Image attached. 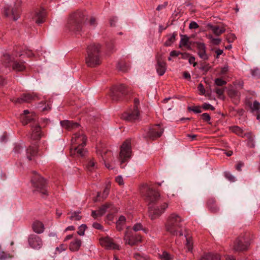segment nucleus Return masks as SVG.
I'll use <instances>...</instances> for the list:
<instances>
[{"instance_id":"nucleus-1","label":"nucleus","mask_w":260,"mask_h":260,"mask_svg":"<svg viewBox=\"0 0 260 260\" xmlns=\"http://www.w3.org/2000/svg\"><path fill=\"white\" fill-rule=\"evenodd\" d=\"M141 192L149 203V213L151 219L160 216L168 207V204L164 202L159 193L147 184L142 186Z\"/></svg>"},{"instance_id":"nucleus-2","label":"nucleus","mask_w":260,"mask_h":260,"mask_svg":"<svg viewBox=\"0 0 260 260\" xmlns=\"http://www.w3.org/2000/svg\"><path fill=\"white\" fill-rule=\"evenodd\" d=\"M184 219L177 213H173L168 217L165 224L166 230L174 236H182Z\"/></svg>"},{"instance_id":"nucleus-3","label":"nucleus","mask_w":260,"mask_h":260,"mask_svg":"<svg viewBox=\"0 0 260 260\" xmlns=\"http://www.w3.org/2000/svg\"><path fill=\"white\" fill-rule=\"evenodd\" d=\"M100 50L99 44L92 43L88 46L85 56V62L88 67L93 68L101 64Z\"/></svg>"},{"instance_id":"nucleus-4","label":"nucleus","mask_w":260,"mask_h":260,"mask_svg":"<svg viewBox=\"0 0 260 260\" xmlns=\"http://www.w3.org/2000/svg\"><path fill=\"white\" fill-rule=\"evenodd\" d=\"M87 138L83 133H76L72 139L71 153L77 156H83L86 153L84 146L86 144Z\"/></svg>"},{"instance_id":"nucleus-5","label":"nucleus","mask_w":260,"mask_h":260,"mask_svg":"<svg viewBox=\"0 0 260 260\" xmlns=\"http://www.w3.org/2000/svg\"><path fill=\"white\" fill-rule=\"evenodd\" d=\"M85 15L80 12H76L70 15L67 26L72 31H80L82 30Z\"/></svg>"},{"instance_id":"nucleus-6","label":"nucleus","mask_w":260,"mask_h":260,"mask_svg":"<svg viewBox=\"0 0 260 260\" xmlns=\"http://www.w3.org/2000/svg\"><path fill=\"white\" fill-rule=\"evenodd\" d=\"M31 183L34 193H39L43 198L48 196L46 181L40 175L36 173L31 179Z\"/></svg>"},{"instance_id":"nucleus-7","label":"nucleus","mask_w":260,"mask_h":260,"mask_svg":"<svg viewBox=\"0 0 260 260\" xmlns=\"http://www.w3.org/2000/svg\"><path fill=\"white\" fill-rule=\"evenodd\" d=\"M251 241L250 235L245 234L235 240L233 245V249L237 251L245 250L250 245Z\"/></svg>"},{"instance_id":"nucleus-8","label":"nucleus","mask_w":260,"mask_h":260,"mask_svg":"<svg viewBox=\"0 0 260 260\" xmlns=\"http://www.w3.org/2000/svg\"><path fill=\"white\" fill-rule=\"evenodd\" d=\"M131 153V140L127 139L123 143L120 147L119 160L121 165L130 158Z\"/></svg>"},{"instance_id":"nucleus-9","label":"nucleus","mask_w":260,"mask_h":260,"mask_svg":"<svg viewBox=\"0 0 260 260\" xmlns=\"http://www.w3.org/2000/svg\"><path fill=\"white\" fill-rule=\"evenodd\" d=\"M125 245L134 246L142 242V237L138 234H135L129 227L126 228L123 237Z\"/></svg>"},{"instance_id":"nucleus-10","label":"nucleus","mask_w":260,"mask_h":260,"mask_svg":"<svg viewBox=\"0 0 260 260\" xmlns=\"http://www.w3.org/2000/svg\"><path fill=\"white\" fill-rule=\"evenodd\" d=\"M129 91L126 86L123 84H120L118 86L114 87L111 89V96L114 100H118L123 95L128 94Z\"/></svg>"},{"instance_id":"nucleus-11","label":"nucleus","mask_w":260,"mask_h":260,"mask_svg":"<svg viewBox=\"0 0 260 260\" xmlns=\"http://www.w3.org/2000/svg\"><path fill=\"white\" fill-rule=\"evenodd\" d=\"M30 126L31 127L30 138L34 140H40L42 137V132L41 127L37 120L30 122Z\"/></svg>"},{"instance_id":"nucleus-12","label":"nucleus","mask_w":260,"mask_h":260,"mask_svg":"<svg viewBox=\"0 0 260 260\" xmlns=\"http://www.w3.org/2000/svg\"><path fill=\"white\" fill-rule=\"evenodd\" d=\"M122 117L123 119L129 121L138 119L140 117L138 107H133V109H129L122 114Z\"/></svg>"},{"instance_id":"nucleus-13","label":"nucleus","mask_w":260,"mask_h":260,"mask_svg":"<svg viewBox=\"0 0 260 260\" xmlns=\"http://www.w3.org/2000/svg\"><path fill=\"white\" fill-rule=\"evenodd\" d=\"M38 99V95L35 93H24L21 96L16 99H13L12 101L15 103L22 104L29 103L32 101Z\"/></svg>"},{"instance_id":"nucleus-14","label":"nucleus","mask_w":260,"mask_h":260,"mask_svg":"<svg viewBox=\"0 0 260 260\" xmlns=\"http://www.w3.org/2000/svg\"><path fill=\"white\" fill-rule=\"evenodd\" d=\"M164 132V129L161 127L160 125L158 124L150 128L147 133L146 137L154 140L160 137Z\"/></svg>"},{"instance_id":"nucleus-15","label":"nucleus","mask_w":260,"mask_h":260,"mask_svg":"<svg viewBox=\"0 0 260 260\" xmlns=\"http://www.w3.org/2000/svg\"><path fill=\"white\" fill-rule=\"evenodd\" d=\"M100 244L107 249H119V245L115 243L110 237L102 238L100 240Z\"/></svg>"},{"instance_id":"nucleus-16","label":"nucleus","mask_w":260,"mask_h":260,"mask_svg":"<svg viewBox=\"0 0 260 260\" xmlns=\"http://www.w3.org/2000/svg\"><path fill=\"white\" fill-rule=\"evenodd\" d=\"M28 242L29 246L35 249H39L43 245V241L41 238L36 235H30Z\"/></svg>"},{"instance_id":"nucleus-17","label":"nucleus","mask_w":260,"mask_h":260,"mask_svg":"<svg viewBox=\"0 0 260 260\" xmlns=\"http://www.w3.org/2000/svg\"><path fill=\"white\" fill-rule=\"evenodd\" d=\"M37 120V116L35 113H30L28 110H25L21 115V121L23 125H26Z\"/></svg>"},{"instance_id":"nucleus-18","label":"nucleus","mask_w":260,"mask_h":260,"mask_svg":"<svg viewBox=\"0 0 260 260\" xmlns=\"http://www.w3.org/2000/svg\"><path fill=\"white\" fill-rule=\"evenodd\" d=\"M196 47L198 49L199 56L204 60L209 59V56L206 53V47L204 43L201 42H196Z\"/></svg>"},{"instance_id":"nucleus-19","label":"nucleus","mask_w":260,"mask_h":260,"mask_svg":"<svg viewBox=\"0 0 260 260\" xmlns=\"http://www.w3.org/2000/svg\"><path fill=\"white\" fill-rule=\"evenodd\" d=\"M5 13L7 17L14 21H16L20 17V11L16 7L6 9Z\"/></svg>"},{"instance_id":"nucleus-20","label":"nucleus","mask_w":260,"mask_h":260,"mask_svg":"<svg viewBox=\"0 0 260 260\" xmlns=\"http://www.w3.org/2000/svg\"><path fill=\"white\" fill-rule=\"evenodd\" d=\"M61 126L69 131L75 129L79 126V124L77 122H73L69 120H62L60 122Z\"/></svg>"},{"instance_id":"nucleus-21","label":"nucleus","mask_w":260,"mask_h":260,"mask_svg":"<svg viewBox=\"0 0 260 260\" xmlns=\"http://www.w3.org/2000/svg\"><path fill=\"white\" fill-rule=\"evenodd\" d=\"M32 228L33 231L38 234H41L44 231L43 223L39 220H36L32 223Z\"/></svg>"},{"instance_id":"nucleus-22","label":"nucleus","mask_w":260,"mask_h":260,"mask_svg":"<svg viewBox=\"0 0 260 260\" xmlns=\"http://www.w3.org/2000/svg\"><path fill=\"white\" fill-rule=\"evenodd\" d=\"M86 168L88 171L92 172L98 168V165L93 158H88L86 163Z\"/></svg>"},{"instance_id":"nucleus-23","label":"nucleus","mask_w":260,"mask_h":260,"mask_svg":"<svg viewBox=\"0 0 260 260\" xmlns=\"http://www.w3.org/2000/svg\"><path fill=\"white\" fill-rule=\"evenodd\" d=\"M111 155L112 153L110 151L103 150L101 153V156L105 163V167L108 169H112L113 168V167L111 166L107 162V161L109 160V156H111Z\"/></svg>"},{"instance_id":"nucleus-24","label":"nucleus","mask_w":260,"mask_h":260,"mask_svg":"<svg viewBox=\"0 0 260 260\" xmlns=\"http://www.w3.org/2000/svg\"><path fill=\"white\" fill-rule=\"evenodd\" d=\"M45 16V12L44 10L39 11L36 13L35 16L33 17V20L36 23L40 24L44 21Z\"/></svg>"},{"instance_id":"nucleus-25","label":"nucleus","mask_w":260,"mask_h":260,"mask_svg":"<svg viewBox=\"0 0 260 260\" xmlns=\"http://www.w3.org/2000/svg\"><path fill=\"white\" fill-rule=\"evenodd\" d=\"M82 244V241L79 239H75L72 241L69 245V249L72 251H77L79 250Z\"/></svg>"},{"instance_id":"nucleus-26","label":"nucleus","mask_w":260,"mask_h":260,"mask_svg":"<svg viewBox=\"0 0 260 260\" xmlns=\"http://www.w3.org/2000/svg\"><path fill=\"white\" fill-rule=\"evenodd\" d=\"M220 258V255L217 253H207L204 254L200 260H219Z\"/></svg>"},{"instance_id":"nucleus-27","label":"nucleus","mask_w":260,"mask_h":260,"mask_svg":"<svg viewBox=\"0 0 260 260\" xmlns=\"http://www.w3.org/2000/svg\"><path fill=\"white\" fill-rule=\"evenodd\" d=\"M156 68L157 73L160 76H162L165 74L166 71V63L160 59H158Z\"/></svg>"},{"instance_id":"nucleus-28","label":"nucleus","mask_w":260,"mask_h":260,"mask_svg":"<svg viewBox=\"0 0 260 260\" xmlns=\"http://www.w3.org/2000/svg\"><path fill=\"white\" fill-rule=\"evenodd\" d=\"M26 151V158L28 160H31L38 153L37 149L33 146H29L27 148Z\"/></svg>"},{"instance_id":"nucleus-29","label":"nucleus","mask_w":260,"mask_h":260,"mask_svg":"<svg viewBox=\"0 0 260 260\" xmlns=\"http://www.w3.org/2000/svg\"><path fill=\"white\" fill-rule=\"evenodd\" d=\"M14 59L13 55L6 53L3 55L2 60L6 67H9L11 66V62L14 61Z\"/></svg>"},{"instance_id":"nucleus-30","label":"nucleus","mask_w":260,"mask_h":260,"mask_svg":"<svg viewBox=\"0 0 260 260\" xmlns=\"http://www.w3.org/2000/svg\"><path fill=\"white\" fill-rule=\"evenodd\" d=\"M244 136L247 138L248 146L250 148H254L255 147L254 136L251 133H245Z\"/></svg>"},{"instance_id":"nucleus-31","label":"nucleus","mask_w":260,"mask_h":260,"mask_svg":"<svg viewBox=\"0 0 260 260\" xmlns=\"http://www.w3.org/2000/svg\"><path fill=\"white\" fill-rule=\"evenodd\" d=\"M228 93L229 96L233 100H235L236 102L239 101L240 96V93L239 91L235 89H231L228 90Z\"/></svg>"},{"instance_id":"nucleus-32","label":"nucleus","mask_w":260,"mask_h":260,"mask_svg":"<svg viewBox=\"0 0 260 260\" xmlns=\"http://www.w3.org/2000/svg\"><path fill=\"white\" fill-rule=\"evenodd\" d=\"M126 222V218L124 216H120L116 221V229L120 231L123 230Z\"/></svg>"},{"instance_id":"nucleus-33","label":"nucleus","mask_w":260,"mask_h":260,"mask_svg":"<svg viewBox=\"0 0 260 260\" xmlns=\"http://www.w3.org/2000/svg\"><path fill=\"white\" fill-rule=\"evenodd\" d=\"M13 70L17 72L23 71L25 69L24 62L14 61L13 66Z\"/></svg>"},{"instance_id":"nucleus-34","label":"nucleus","mask_w":260,"mask_h":260,"mask_svg":"<svg viewBox=\"0 0 260 260\" xmlns=\"http://www.w3.org/2000/svg\"><path fill=\"white\" fill-rule=\"evenodd\" d=\"M176 34L173 33V34H169L167 36V40L164 43L165 46H170L175 41V37Z\"/></svg>"},{"instance_id":"nucleus-35","label":"nucleus","mask_w":260,"mask_h":260,"mask_svg":"<svg viewBox=\"0 0 260 260\" xmlns=\"http://www.w3.org/2000/svg\"><path fill=\"white\" fill-rule=\"evenodd\" d=\"M209 208L212 212H216L218 210V208L217 206L215 201L213 200H210L208 203Z\"/></svg>"},{"instance_id":"nucleus-36","label":"nucleus","mask_w":260,"mask_h":260,"mask_svg":"<svg viewBox=\"0 0 260 260\" xmlns=\"http://www.w3.org/2000/svg\"><path fill=\"white\" fill-rule=\"evenodd\" d=\"M189 43V38L186 35H181V40L179 43V47L187 46Z\"/></svg>"},{"instance_id":"nucleus-37","label":"nucleus","mask_w":260,"mask_h":260,"mask_svg":"<svg viewBox=\"0 0 260 260\" xmlns=\"http://www.w3.org/2000/svg\"><path fill=\"white\" fill-rule=\"evenodd\" d=\"M250 107L252 112L260 113V103L257 101H255Z\"/></svg>"},{"instance_id":"nucleus-38","label":"nucleus","mask_w":260,"mask_h":260,"mask_svg":"<svg viewBox=\"0 0 260 260\" xmlns=\"http://www.w3.org/2000/svg\"><path fill=\"white\" fill-rule=\"evenodd\" d=\"M231 131L238 135V136L243 137H244L243 130L238 126H234L231 128Z\"/></svg>"},{"instance_id":"nucleus-39","label":"nucleus","mask_w":260,"mask_h":260,"mask_svg":"<svg viewBox=\"0 0 260 260\" xmlns=\"http://www.w3.org/2000/svg\"><path fill=\"white\" fill-rule=\"evenodd\" d=\"M117 68L120 71L126 72L128 70L129 67L124 62L121 61L118 63Z\"/></svg>"},{"instance_id":"nucleus-40","label":"nucleus","mask_w":260,"mask_h":260,"mask_svg":"<svg viewBox=\"0 0 260 260\" xmlns=\"http://www.w3.org/2000/svg\"><path fill=\"white\" fill-rule=\"evenodd\" d=\"M211 28L214 34L217 36L220 35L225 31L224 28H220L219 27L217 26H212Z\"/></svg>"},{"instance_id":"nucleus-41","label":"nucleus","mask_w":260,"mask_h":260,"mask_svg":"<svg viewBox=\"0 0 260 260\" xmlns=\"http://www.w3.org/2000/svg\"><path fill=\"white\" fill-rule=\"evenodd\" d=\"M185 245L187 248V250L188 251L192 252L193 249V242L191 238H186V242Z\"/></svg>"},{"instance_id":"nucleus-42","label":"nucleus","mask_w":260,"mask_h":260,"mask_svg":"<svg viewBox=\"0 0 260 260\" xmlns=\"http://www.w3.org/2000/svg\"><path fill=\"white\" fill-rule=\"evenodd\" d=\"M80 212H74L72 213L71 216L70 218L72 220H80L82 216L80 215Z\"/></svg>"},{"instance_id":"nucleus-43","label":"nucleus","mask_w":260,"mask_h":260,"mask_svg":"<svg viewBox=\"0 0 260 260\" xmlns=\"http://www.w3.org/2000/svg\"><path fill=\"white\" fill-rule=\"evenodd\" d=\"M108 208H109V205L108 204H105V205H102L100 208L98 210V215L99 216H102L103 215L107 209H108Z\"/></svg>"},{"instance_id":"nucleus-44","label":"nucleus","mask_w":260,"mask_h":260,"mask_svg":"<svg viewBox=\"0 0 260 260\" xmlns=\"http://www.w3.org/2000/svg\"><path fill=\"white\" fill-rule=\"evenodd\" d=\"M161 260H172V257L169 253L166 251H164L159 256Z\"/></svg>"},{"instance_id":"nucleus-45","label":"nucleus","mask_w":260,"mask_h":260,"mask_svg":"<svg viewBox=\"0 0 260 260\" xmlns=\"http://www.w3.org/2000/svg\"><path fill=\"white\" fill-rule=\"evenodd\" d=\"M87 228V226L86 224H82L81 225L78 229V231L77 232L78 234L80 236H83L84 235V232L85 230Z\"/></svg>"},{"instance_id":"nucleus-46","label":"nucleus","mask_w":260,"mask_h":260,"mask_svg":"<svg viewBox=\"0 0 260 260\" xmlns=\"http://www.w3.org/2000/svg\"><path fill=\"white\" fill-rule=\"evenodd\" d=\"M251 74L252 76L260 77V69L258 68H254L250 70Z\"/></svg>"},{"instance_id":"nucleus-47","label":"nucleus","mask_w":260,"mask_h":260,"mask_svg":"<svg viewBox=\"0 0 260 260\" xmlns=\"http://www.w3.org/2000/svg\"><path fill=\"white\" fill-rule=\"evenodd\" d=\"M225 87L224 88H219V87H216L214 89V92L219 96L223 95L224 91H225Z\"/></svg>"},{"instance_id":"nucleus-48","label":"nucleus","mask_w":260,"mask_h":260,"mask_svg":"<svg viewBox=\"0 0 260 260\" xmlns=\"http://www.w3.org/2000/svg\"><path fill=\"white\" fill-rule=\"evenodd\" d=\"M215 83L218 86H222L226 84V82L221 78H217L215 80Z\"/></svg>"},{"instance_id":"nucleus-49","label":"nucleus","mask_w":260,"mask_h":260,"mask_svg":"<svg viewBox=\"0 0 260 260\" xmlns=\"http://www.w3.org/2000/svg\"><path fill=\"white\" fill-rule=\"evenodd\" d=\"M188 109V110L192 111L195 113H200L202 112L201 107L199 106L189 107Z\"/></svg>"},{"instance_id":"nucleus-50","label":"nucleus","mask_w":260,"mask_h":260,"mask_svg":"<svg viewBox=\"0 0 260 260\" xmlns=\"http://www.w3.org/2000/svg\"><path fill=\"white\" fill-rule=\"evenodd\" d=\"M143 225L140 223H136L133 228V230L135 232H138L141 230H143Z\"/></svg>"},{"instance_id":"nucleus-51","label":"nucleus","mask_w":260,"mask_h":260,"mask_svg":"<svg viewBox=\"0 0 260 260\" xmlns=\"http://www.w3.org/2000/svg\"><path fill=\"white\" fill-rule=\"evenodd\" d=\"M10 255L4 251L0 253V260H6L7 258H10Z\"/></svg>"},{"instance_id":"nucleus-52","label":"nucleus","mask_w":260,"mask_h":260,"mask_svg":"<svg viewBox=\"0 0 260 260\" xmlns=\"http://www.w3.org/2000/svg\"><path fill=\"white\" fill-rule=\"evenodd\" d=\"M67 248V246L65 244H60L58 247L56 248V250L59 253L65 251Z\"/></svg>"},{"instance_id":"nucleus-53","label":"nucleus","mask_w":260,"mask_h":260,"mask_svg":"<svg viewBox=\"0 0 260 260\" xmlns=\"http://www.w3.org/2000/svg\"><path fill=\"white\" fill-rule=\"evenodd\" d=\"M24 149V147L22 145H17L15 147L14 151L16 153H21Z\"/></svg>"},{"instance_id":"nucleus-54","label":"nucleus","mask_w":260,"mask_h":260,"mask_svg":"<svg viewBox=\"0 0 260 260\" xmlns=\"http://www.w3.org/2000/svg\"><path fill=\"white\" fill-rule=\"evenodd\" d=\"M96 21H95V18H93V17H91L89 19V26L90 27V28H93L95 27V25H96Z\"/></svg>"},{"instance_id":"nucleus-55","label":"nucleus","mask_w":260,"mask_h":260,"mask_svg":"<svg viewBox=\"0 0 260 260\" xmlns=\"http://www.w3.org/2000/svg\"><path fill=\"white\" fill-rule=\"evenodd\" d=\"M211 40V42L214 45H218L221 42V40L219 38H214L212 36L209 37Z\"/></svg>"},{"instance_id":"nucleus-56","label":"nucleus","mask_w":260,"mask_h":260,"mask_svg":"<svg viewBox=\"0 0 260 260\" xmlns=\"http://www.w3.org/2000/svg\"><path fill=\"white\" fill-rule=\"evenodd\" d=\"M201 117L205 121L208 122L211 119V117L209 114L206 113L202 114Z\"/></svg>"},{"instance_id":"nucleus-57","label":"nucleus","mask_w":260,"mask_h":260,"mask_svg":"<svg viewBox=\"0 0 260 260\" xmlns=\"http://www.w3.org/2000/svg\"><path fill=\"white\" fill-rule=\"evenodd\" d=\"M203 108L205 109V110H208V109H210L212 111L214 110L215 109V108L212 106L211 105L209 104H208V103H205L203 105Z\"/></svg>"},{"instance_id":"nucleus-58","label":"nucleus","mask_w":260,"mask_h":260,"mask_svg":"<svg viewBox=\"0 0 260 260\" xmlns=\"http://www.w3.org/2000/svg\"><path fill=\"white\" fill-rule=\"evenodd\" d=\"M115 181L120 185H123L124 184L123 178L121 176L116 177L115 178Z\"/></svg>"},{"instance_id":"nucleus-59","label":"nucleus","mask_w":260,"mask_h":260,"mask_svg":"<svg viewBox=\"0 0 260 260\" xmlns=\"http://www.w3.org/2000/svg\"><path fill=\"white\" fill-rule=\"evenodd\" d=\"M190 29H196L199 27V25L194 21H191L189 26Z\"/></svg>"},{"instance_id":"nucleus-60","label":"nucleus","mask_w":260,"mask_h":260,"mask_svg":"<svg viewBox=\"0 0 260 260\" xmlns=\"http://www.w3.org/2000/svg\"><path fill=\"white\" fill-rule=\"evenodd\" d=\"M198 90L201 92V94H204L205 93V89L204 87V86L202 84L200 83L198 86Z\"/></svg>"},{"instance_id":"nucleus-61","label":"nucleus","mask_w":260,"mask_h":260,"mask_svg":"<svg viewBox=\"0 0 260 260\" xmlns=\"http://www.w3.org/2000/svg\"><path fill=\"white\" fill-rule=\"evenodd\" d=\"M229 71V67L228 66H225L223 68H221L220 71L221 75L225 74Z\"/></svg>"},{"instance_id":"nucleus-62","label":"nucleus","mask_w":260,"mask_h":260,"mask_svg":"<svg viewBox=\"0 0 260 260\" xmlns=\"http://www.w3.org/2000/svg\"><path fill=\"white\" fill-rule=\"evenodd\" d=\"M225 176L230 181L234 182L235 181V177L230 173H226Z\"/></svg>"},{"instance_id":"nucleus-63","label":"nucleus","mask_w":260,"mask_h":260,"mask_svg":"<svg viewBox=\"0 0 260 260\" xmlns=\"http://www.w3.org/2000/svg\"><path fill=\"white\" fill-rule=\"evenodd\" d=\"M195 57L194 56H190L188 59V61L190 64H192L193 67L197 65V62H195Z\"/></svg>"},{"instance_id":"nucleus-64","label":"nucleus","mask_w":260,"mask_h":260,"mask_svg":"<svg viewBox=\"0 0 260 260\" xmlns=\"http://www.w3.org/2000/svg\"><path fill=\"white\" fill-rule=\"evenodd\" d=\"M134 257L136 260H146L144 257L141 256L139 253H135L134 254Z\"/></svg>"}]
</instances>
